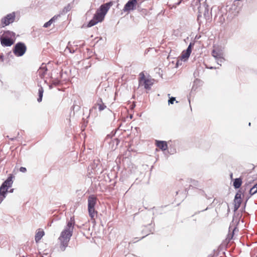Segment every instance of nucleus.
<instances>
[{
	"instance_id": "8",
	"label": "nucleus",
	"mask_w": 257,
	"mask_h": 257,
	"mask_svg": "<svg viewBox=\"0 0 257 257\" xmlns=\"http://www.w3.org/2000/svg\"><path fill=\"white\" fill-rule=\"evenodd\" d=\"M137 3V0H129L125 5L123 11L124 12H129L135 9Z\"/></svg>"
},
{
	"instance_id": "16",
	"label": "nucleus",
	"mask_w": 257,
	"mask_h": 257,
	"mask_svg": "<svg viewBox=\"0 0 257 257\" xmlns=\"http://www.w3.org/2000/svg\"><path fill=\"white\" fill-rule=\"evenodd\" d=\"M44 235V232L43 230H41L40 229H39L38 231L36 232V234L35 235V241L36 242H38L39 241L41 240V239L42 238V237Z\"/></svg>"
},
{
	"instance_id": "4",
	"label": "nucleus",
	"mask_w": 257,
	"mask_h": 257,
	"mask_svg": "<svg viewBox=\"0 0 257 257\" xmlns=\"http://www.w3.org/2000/svg\"><path fill=\"white\" fill-rule=\"evenodd\" d=\"M97 198L92 195L88 197V210L89 215L91 219H94L96 215L97 211L95 209V206L96 204Z\"/></svg>"
},
{
	"instance_id": "27",
	"label": "nucleus",
	"mask_w": 257,
	"mask_h": 257,
	"mask_svg": "<svg viewBox=\"0 0 257 257\" xmlns=\"http://www.w3.org/2000/svg\"><path fill=\"white\" fill-rule=\"evenodd\" d=\"M174 101H175V98L172 97L169 99L168 103L169 104H173Z\"/></svg>"
},
{
	"instance_id": "15",
	"label": "nucleus",
	"mask_w": 257,
	"mask_h": 257,
	"mask_svg": "<svg viewBox=\"0 0 257 257\" xmlns=\"http://www.w3.org/2000/svg\"><path fill=\"white\" fill-rule=\"evenodd\" d=\"M212 55L216 60L223 56V54L219 50H213L212 51Z\"/></svg>"
},
{
	"instance_id": "20",
	"label": "nucleus",
	"mask_w": 257,
	"mask_h": 257,
	"mask_svg": "<svg viewBox=\"0 0 257 257\" xmlns=\"http://www.w3.org/2000/svg\"><path fill=\"white\" fill-rule=\"evenodd\" d=\"M203 15L204 18L207 20L210 18V12L208 8V6L204 4V11L203 12Z\"/></svg>"
},
{
	"instance_id": "14",
	"label": "nucleus",
	"mask_w": 257,
	"mask_h": 257,
	"mask_svg": "<svg viewBox=\"0 0 257 257\" xmlns=\"http://www.w3.org/2000/svg\"><path fill=\"white\" fill-rule=\"evenodd\" d=\"M156 145L163 151L166 150L168 148L167 143L165 141H157Z\"/></svg>"
},
{
	"instance_id": "17",
	"label": "nucleus",
	"mask_w": 257,
	"mask_h": 257,
	"mask_svg": "<svg viewBox=\"0 0 257 257\" xmlns=\"http://www.w3.org/2000/svg\"><path fill=\"white\" fill-rule=\"evenodd\" d=\"M59 15L55 16H54L52 19H51L48 22H46L44 24L43 27L44 28H48L56 20L58 19V17H59Z\"/></svg>"
},
{
	"instance_id": "6",
	"label": "nucleus",
	"mask_w": 257,
	"mask_h": 257,
	"mask_svg": "<svg viewBox=\"0 0 257 257\" xmlns=\"http://www.w3.org/2000/svg\"><path fill=\"white\" fill-rule=\"evenodd\" d=\"M27 50L25 44L22 42H19L16 44L13 49L14 54L18 57L22 56Z\"/></svg>"
},
{
	"instance_id": "35",
	"label": "nucleus",
	"mask_w": 257,
	"mask_h": 257,
	"mask_svg": "<svg viewBox=\"0 0 257 257\" xmlns=\"http://www.w3.org/2000/svg\"><path fill=\"white\" fill-rule=\"evenodd\" d=\"M232 176H233V174L232 173H231L230 175V178H232Z\"/></svg>"
},
{
	"instance_id": "22",
	"label": "nucleus",
	"mask_w": 257,
	"mask_h": 257,
	"mask_svg": "<svg viewBox=\"0 0 257 257\" xmlns=\"http://www.w3.org/2000/svg\"><path fill=\"white\" fill-rule=\"evenodd\" d=\"M44 90L42 86H40L39 88L38 93H39V97L37 99V101L39 102H41L42 100V97L43 95Z\"/></svg>"
},
{
	"instance_id": "12",
	"label": "nucleus",
	"mask_w": 257,
	"mask_h": 257,
	"mask_svg": "<svg viewBox=\"0 0 257 257\" xmlns=\"http://www.w3.org/2000/svg\"><path fill=\"white\" fill-rule=\"evenodd\" d=\"M1 37L15 40V33H14L13 32H11L10 31H7L4 32V34L1 36Z\"/></svg>"
},
{
	"instance_id": "28",
	"label": "nucleus",
	"mask_w": 257,
	"mask_h": 257,
	"mask_svg": "<svg viewBox=\"0 0 257 257\" xmlns=\"http://www.w3.org/2000/svg\"><path fill=\"white\" fill-rule=\"evenodd\" d=\"M70 9H71V7H70V5H68L67 7H65L64 8V11L67 12L69 11L70 10Z\"/></svg>"
},
{
	"instance_id": "7",
	"label": "nucleus",
	"mask_w": 257,
	"mask_h": 257,
	"mask_svg": "<svg viewBox=\"0 0 257 257\" xmlns=\"http://www.w3.org/2000/svg\"><path fill=\"white\" fill-rule=\"evenodd\" d=\"M16 14L15 12L7 15L1 20V25L5 27L12 23L15 19Z\"/></svg>"
},
{
	"instance_id": "29",
	"label": "nucleus",
	"mask_w": 257,
	"mask_h": 257,
	"mask_svg": "<svg viewBox=\"0 0 257 257\" xmlns=\"http://www.w3.org/2000/svg\"><path fill=\"white\" fill-rule=\"evenodd\" d=\"M27 171V169L25 167H21L20 168V171L23 173L26 172Z\"/></svg>"
},
{
	"instance_id": "13",
	"label": "nucleus",
	"mask_w": 257,
	"mask_h": 257,
	"mask_svg": "<svg viewBox=\"0 0 257 257\" xmlns=\"http://www.w3.org/2000/svg\"><path fill=\"white\" fill-rule=\"evenodd\" d=\"M77 50V45L73 46L70 42L68 43L67 47L66 48L65 51L66 52L67 51L70 53H74Z\"/></svg>"
},
{
	"instance_id": "26",
	"label": "nucleus",
	"mask_w": 257,
	"mask_h": 257,
	"mask_svg": "<svg viewBox=\"0 0 257 257\" xmlns=\"http://www.w3.org/2000/svg\"><path fill=\"white\" fill-rule=\"evenodd\" d=\"M181 1H182V0H180L178 2H177V3L175 4V5H169V6L171 9H172L173 8H175L177 6H178L180 4V3H181Z\"/></svg>"
},
{
	"instance_id": "21",
	"label": "nucleus",
	"mask_w": 257,
	"mask_h": 257,
	"mask_svg": "<svg viewBox=\"0 0 257 257\" xmlns=\"http://www.w3.org/2000/svg\"><path fill=\"white\" fill-rule=\"evenodd\" d=\"M234 210L236 211L240 207V205L241 203V199H234Z\"/></svg>"
},
{
	"instance_id": "23",
	"label": "nucleus",
	"mask_w": 257,
	"mask_h": 257,
	"mask_svg": "<svg viewBox=\"0 0 257 257\" xmlns=\"http://www.w3.org/2000/svg\"><path fill=\"white\" fill-rule=\"evenodd\" d=\"M257 189L254 185L251 188H250L249 190V193L250 195H252L254 194H255L257 192Z\"/></svg>"
},
{
	"instance_id": "2",
	"label": "nucleus",
	"mask_w": 257,
	"mask_h": 257,
	"mask_svg": "<svg viewBox=\"0 0 257 257\" xmlns=\"http://www.w3.org/2000/svg\"><path fill=\"white\" fill-rule=\"evenodd\" d=\"M110 6V3H106L101 5L100 8L96 11L93 19L89 22L87 27H91L98 23L102 22Z\"/></svg>"
},
{
	"instance_id": "9",
	"label": "nucleus",
	"mask_w": 257,
	"mask_h": 257,
	"mask_svg": "<svg viewBox=\"0 0 257 257\" xmlns=\"http://www.w3.org/2000/svg\"><path fill=\"white\" fill-rule=\"evenodd\" d=\"M1 43L2 46L5 47H9L12 45L14 43V40L7 39L3 37H1Z\"/></svg>"
},
{
	"instance_id": "11",
	"label": "nucleus",
	"mask_w": 257,
	"mask_h": 257,
	"mask_svg": "<svg viewBox=\"0 0 257 257\" xmlns=\"http://www.w3.org/2000/svg\"><path fill=\"white\" fill-rule=\"evenodd\" d=\"M96 106H98V109L99 111H102L104 110L106 107V105L104 104V103L102 102V100L101 98H99L98 100L96 101V104L93 106V108L96 109Z\"/></svg>"
},
{
	"instance_id": "25",
	"label": "nucleus",
	"mask_w": 257,
	"mask_h": 257,
	"mask_svg": "<svg viewBox=\"0 0 257 257\" xmlns=\"http://www.w3.org/2000/svg\"><path fill=\"white\" fill-rule=\"evenodd\" d=\"M193 45H194V43H190V44L189 45L187 49L186 50L187 51L190 53H191V51H192V47Z\"/></svg>"
},
{
	"instance_id": "34",
	"label": "nucleus",
	"mask_w": 257,
	"mask_h": 257,
	"mask_svg": "<svg viewBox=\"0 0 257 257\" xmlns=\"http://www.w3.org/2000/svg\"><path fill=\"white\" fill-rule=\"evenodd\" d=\"M13 191H14V189H11V190H10V191H9V192H11V193H12V192H13Z\"/></svg>"
},
{
	"instance_id": "3",
	"label": "nucleus",
	"mask_w": 257,
	"mask_h": 257,
	"mask_svg": "<svg viewBox=\"0 0 257 257\" xmlns=\"http://www.w3.org/2000/svg\"><path fill=\"white\" fill-rule=\"evenodd\" d=\"M13 176L10 175V176L4 181L0 187V204L3 200L6 198L8 189L12 187L13 183Z\"/></svg>"
},
{
	"instance_id": "31",
	"label": "nucleus",
	"mask_w": 257,
	"mask_h": 257,
	"mask_svg": "<svg viewBox=\"0 0 257 257\" xmlns=\"http://www.w3.org/2000/svg\"><path fill=\"white\" fill-rule=\"evenodd\" d=\"M0 61H1V62L4 61V57L2 55L0 56Z\"/></svg>"
},
{
	"instance_id": "24",
	"label": "nucleus",
	"mask_w": 257,
	"mask_h": 257,
	"mask_svg": "<svg viewBox=\"0 0 257 257\" xmlns=\"http://www.w3.org/2000/svg\"><path fill=\"white\" fill-rule=\"evenodd\" d=\"M216 62L218 65H221V63L225 61V59L223 58V56L220 57V58H218L216 59Z\"/></svg>"
},
{
	"instance_id": "19",
	"label": "nucleus",
	"mask_w": 257,
	"mask_h": 257,
	"mask_svg": "<svg viewBox=\"0 0 257 257\" xmlns=\"http://www.w3.org/2000/svg\"><path fill=\"white\" fill-rule=\"evenodd\" d=\"M242 184V180L241 179L239 178H236L233 182V186L235 188L237 189L239 188Z\"/></svg>"
},
{
	"instance_id": "1",
	"label": "nucleus",
	"mask_w": 257,
	"mask_h": 257,
	"mask_svg": "<svg viewBox=\"0 0 257 257\" xmlns=\"http://www.w3.org/2000/svg\"><path fill=\"white\" fill-rule=\"evenodd\" d=\"M74 224V219L73 217H71L70 221L68 222L66 227L61 232L60 235L58 238V240L60 242V249L62 251L66 249V248L68 246V242L70 241V238L72 235Z\"/></svg>"
},
{
	"instance_id": "30",
	"label": "nucleus",
	"mask_w": 257,
	"mask_h": 257,
	"mask_svg": "<svg viewBox=\"0 0 257 257\" xmlns=\"http://www.w3.org/2000/svg\"><path fill=\"white\" fill-rule=\"evenodd\" d=\"M234 199H241V194H240L239 193H236L235 196V198Z\"/></svg>"
},
{
	"instance_id": "33",
	"label": "nucleus",
	"mask_w": 257,
	"mask_h": 257,
	"mask_svg": "<svg viewBox=\"0 0 257 257\" xmlns=\"http://www.w3.org/2000/svg\"><path fill=\"white\" fill-rule=\"evenodd\" d=\"M58 83H59L58 82H57V81L53 82V84L55 85H57Z\"/></svg>"
},
{
	"instance_id": "10",
	"label": "nucleus",
	"mask_w": 257,
	"mask_h": 257,
	"mask_svg": "<svg viewBox=\"0 0 257 257\" xmlns=\"http://www.w3.org/2000/svg\"><path fill=\"white\" fill-rule=\"evenodd\" d=\"M47 71V69L46 65L42 64V66L37 71L38 75L41 78H43L45 76Z\"/></svg>"
},
{
	"instance_id": "18",
	"label": "nucleus",
	"mask_w": 257,
	"mask_h": 257,
	"mask_svg": "<svg viewBox=\"0 0 257 257\" xmlns=\"http://www.w3.org/2000/svg\"><path fill=\"white\" fill-rule=\"evenodd\" d=\"M190 54L191 53H190L186 50L183 51L181 56V59L184 60V61H186L189 57Z\"/></svg>"
},
{
	"instance_id": "32",
	"label": "nucleus",
	"mask_w": 257,
	"mask_h": 257,
	"mask_svg": "<svg viewBox=\"0 0 257 257\" xmlns=\"http://www.w3.org/2000/svg\"><path fill=\"white\" fill-rule=\"evenodd\" d=\"M198 12L199 13V16H200L201 15V10H200V8H198Z\"/></svg>"
},
{
	"instance_id": "5",
	"label": "nucleus",
	"mask_w": 257,
	"mask_h": 257,
	"mask_svg": "<svg viewBox=\"0 0 257 257\" xmlns=\"http://www.w3.org/2000/svg\"><path fill=\"white\" fill-rule=\"evenodd\" d=\"M153 84V80L146 78L143 72L140 74L139 86H144L146 89H150Z\"/></svg>"
}]
</instances>
